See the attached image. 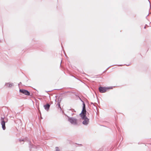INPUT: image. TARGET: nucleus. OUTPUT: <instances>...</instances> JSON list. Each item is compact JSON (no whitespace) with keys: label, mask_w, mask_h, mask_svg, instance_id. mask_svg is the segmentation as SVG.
I'll return each instance as SVG.
<instances>
[{"label":"nucleus","mask_w":151,"mask_h":151,"mask_svg":"<svg viewBox=\"0 0 151 151\" xmlns=\"http://www.w3.org/2000/svg\"><path fill=\"white\" fill-rule=\"evenodd\" d=\"M83 102V108L81 112L79 114L80 116L84 120L82 122L83 124L85 125H87L89 122V119L86 116V109L85 104L84 102L81 100Z\"/></svg>","instance_id":"1"},{"label":"nucleus","mask_w":151,"mask_h":151,"mask_svg":"<svg viewBox=\"0 0 151 151\" xmlns=\"http://www.w3.org/2000/svg\"><path fill=\"white\" fill-rule=\"evenodd\" d=\"M0 120L2 128L3 130H4L6 129L5 123L7 122V119L4 117H1Z\"/></svg>","instance_id":"2"},{"label":"nucleus","mask_w":151,"mask_h":151,"mask_svg":"<svg viewBox=\"0 0 151 151\" xmlns=\"http://www.w3.org/2000/svg\"><path fill=\"white\" fill-rule=\"evenodd\" d=\"M68 120L72 124L76 125L77 124V119L73 117L69 118Z\"/></svg>","instance_id":"3"},{"label":"nucleus","mask_w":151,"mask_h":151,"mask_svg":"<svg viewBox=\"0 0 151 151\" xmlns=\"http://www.w3.org/2000/svg\"><path fill=\"white\" fill-rule=\"evenodd\" d=\"M110 88H106L105 87H100L99 88V92L101 93H104L107 90L109 89Z\"/></svg>","instance_id":"4"},{"label":"nucleus","mask_w":151,"mask_h":151,"mask_svg":"<svg viewBox=\"0 0 151 151\" xmlns=\"http://www.w3.org/2000/svg\"><path fill=\"white\" fill-rule=\"evenodd\" d=\"M19 92L23 93V94L27 96L30 95V93L28 91L25 89L19 90Z\"/></svg>","instance_id":"5"},{"label":"nucleus","mask_w":151,"mask_h":151,"mask_svg":"<svg viewBox=\"0 0 151 151\" xmlns=\"http://www.w3.org/2000/svg\"><path fill=\"white\" fill-rule=\"evenodd\" d=\"M50 106V105L49 104H47L44 106L45 109L47 111H48L49 110Z\"/></svg>","instance_id":"6"},{"label":"nucleus","mask_w":151,"mask_h":151,"mask_svg":"<svg viewBox=\"0 0 151 151\" xmlns=\"http://www.w3.org/2000/svg\"><path fill=\"white\" fill-rule=\"evenodd\" d=\"M5 85L7 87H9V88H11L12 86H14L13 83H6Z\"/></svg>","instance_id":"7"},{"label":"nucleus","mask_w":151,"mask_h":151,"mask_svg":"<svg viewBox=\"0 0 151 151\" xmlns=\"http://www.w3.org/2000/svg\"><path fill=\"white\" fill-rule=\"evenodd\" d=\"M29 147L31 148L30 149L32 148H35V146L33 145H32L31 144V142H29ZM30 151L31 150V149H30Z\"/></svg>","instance_id":"8"},{"label":"nucleus","mask_w":151,"mask_h":151,"mask_svg":"<svg viewBox=\"0 0 151 151\" xmlns=\"http://www.w3.org/2000/svg\"><path fill=\"white\" fill-rule=\"evenodd\" d=\"M19 141L20 142H21L22 141L24 142L25 140L24 139H19Z\"/></svg>","instance_id":"9"},{"label":"nucleus","mask_w":151,"mask_h":151,"mask_svg":"<svg viewBox=\"0 0 151 151\" xmlns=\"http://www.w3.org/2000/svg\"><path fill=\"white\" fill-rule=\"evenodd\" d=\"M56 151H60V150L58 147H56Z\"/></svg>","instance_id":"10"},{"label":"nucleus","mask_w":151,"mask_h":151,"mask_svg":"<svg viewBox=\"0 0 151 151\" xmlns=\"http://www.w3.org/2000/svg\"><path fill=\"white\" fill-rule=\"evenodd\" d=\"M58 106L59 107H60V104H58Z\"/></svg>","instance_id":"11"},{"label":"nucleus","mask_w":151,"mask_h":151,"mask_svg":"<svg viewBox=\"0 0 151 151\" xmlns=\"http://www.w3.org/2000/svg\"><path fill=\"white\" fill-rule=\"evenodd\" d=\"M21 82H20V83L19 84V85L20 84H21Z\"/></svg>","instance_id":"12"},{"label":"nucleus","mask_w":151,"mask_h":151,"mask_svg":"<svg viewBox=\"0 0 151 151\" xmlns=\"http://www.w3.org/2000/svg\"><path fill=\"white\" fill-rule=\"evenodd\" d=\"M144 28H145V26L144 27Z\"/></svg>","instance_id":"13"}]
</instances>
